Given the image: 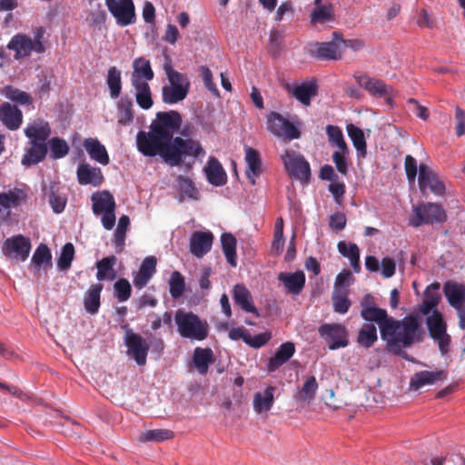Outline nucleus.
<instances>
[{"label":"nucleus","instance_id":"nucleus-35","mask_svg":"<svg viewBox=\"0 0 465 465\" xmlns=\"http://www.w3.org/2000/svg\"><path fill=\"white\" fill-rule=\"evenodd\" d=\"M214 361L213 351L211 348L196 347L194 349L193 361L200 374L205 375L210 364L213 363Z\"/></svg>","mask_w":465,"mask_h":465},{"label":"nucleus","instance_id":"nucleus-46","mask_svg":"<svg viewBox=\"0 0 465 465\" xmlns=\"http://www.w3.org/2000/svg\"><path fill=\"white\" fill-rule=\"evenodd\" d=\"M223 252L227 262L232 267L237 266L236 244L237 240L231 232H223L221 235Z\"/></svg>","mask_w":465,"mask_h":465},{"label":"nucleus","instance_id":"nucleus-20","mask_svg":"<svg viewBox=\"0 0 465 465\" xmlns=\"http://www.w3.org/2000/svg\"><path fill=\"white\" fill-rule=\"evenodd\" d=\"M0 122L8 130L15 131L23 123V113L16 104L5 102L0 104Z\"/></svg>","mask_w":465,"mask_h":465},{"label":"nucleus","instance_id":"nucleus-56","mask_svg":"<svg viewBox=\"0 0 465 465\" xmlns=\"http://www.w3.org/2000/svg\"><path fill=\"white\" fill-rule=\"evenodd\" d=\"M185 290L183 276L177 271L172 272L169 279V292L173 299L180 298Z\"/></svg>","mask_w":465,"mask_h":465},{"label":"nucleus","instance_id":"nucleus-57","mask_svg":"<svg viewBox=\"0 0 465 465\" xmlns=\"http://www.w3.org/2000/svg\"><path fill=\"white\" fill-rule=\"evenodd\" d=\"M74 257V247L73 243H65L61 251V254L57 260V266L61 271H67Z\"/></svg>","mask_w":465,"mask_h":465},{"label":"nucleus","instance_id":"nucleus-8","mask_svg":"<svg viewBox=\"0 0 465 465\" xmlns=\"http://www.w3.org/2000/svg\"><path fill=\"white\" fill-rule=\"evenodd\" d=\"M266 118L268 131L276 137L288 141L299 139L301 137L299 128L280 113L272 111Z\"/></svg>","mask_w":465,"mask_h":465},{"label":"nucleus","instance_id":"nucleus-59","mask_svg":"<svg viewBox=\"0 0 465 465\" xmlns=\"http://www.w3.org/2000/svg\"><path fill=\"white\" fill-rule=\"evenodd\" d=\"M173 437V432L165 429L150 430L146 431L143 436V441H157L161 442L165 440H170Z\"/></svg>","mask_w":465,"mask_h":465},{"label":"nucleus","instance_id":"nucleus-50","mask_svg":"<svg viewBox=\"0 0 465 465\" xmlns=\"http://www.w3.org/2000/svg\"><path fill=\"white\" fill-rule=\"evenodd\" d=\"M133 101L128 96H123L117 104L118 124L125 125L133 122Z\"/></svg>","mask_w":465,"mask_h":465},{"label":"nucleus","instance_id":"nucleus-5","mask_svg":"<svg viewBox=\"0 0 465 465\" xmlns=\"http://www.w3.org/2000/svg\"><path fill=\"white\" fill-rule=\"evenodd\" d=\"M45 34V29L43 26L35 28L33 39L25 34H17L11 38L7 44V48L15 51L14 57L15 60L27 57L32 52L43 54L45 51L43 44Z\"/></svg>","mask_w":465,"mask_h":465},{"label":"nucleus","instance_id":"nucleus-28","mask_svg":"<svg viewBox=\"0 0 465 465\" xmlns=\"http://www.w3.org/2000/svg\"><path fill=\"white\" fill-rule=\"evenodd\" d=\"M77 180L82 185L91 184L100 186L104 182V175L100 168L93 167L88 163H82L77 168Z\"/></svg>","mask_w":465,"mask_h":465},{"label":"nucleus","instance_id":"nucleus-53","mask_svg":"<svg viewBox=\"0 0 465 465\" xmlns=\"http://www.w3.org/2000/svg\"><path fill=\"white\" fill-rule=\"evenodd\" d=\"M129 224V217L127 215H122L119 219L114 238V244L117 252H121L124 250V241L126 237V230Z\"/></svg>","mask_w":465,"mask_h":465},{"label":"nucleus","instance_id":"nucleus-45","mask_svg":"<svg viewBox=\"0 0 465 465\" xmlns=\"http://www.w3.org/2000/svg\"><path fill=\"white\" fill-rule=\"evenodd\" d=\"M318 387L319 385L316 378L314 376H310L306 378L302 387L297 388V393L294 397L297 401L310 404L315 398Z\"/></svg>","mask_w":465,"mask_h":465},{"label":"nucleus","instance_id":"nucleus-34","mask_svg":"<svg viewBox=\"0 0 465 465\" xmlns=\"http://www.w3.org/2000/svg\"><path fill=\"white\" fill-rule=\"evenodd\" d=\"M27 199V193L21 188H14L6 193H0V213L2 209L16 208Z\"/></svg>","mask_w":465,"mask_h":465},{"label":"nucleus","instance_id":"nucleus-54","mask_svg":"<svg viewBox=\"0 0 465 465\" xmlns=\"http://www.w3.org/2000/svg\"><path fill=\"white\" fill-rule=\"evenodd\" d=\"M312 24H324L334 19V10L331 4H326L324 6L314 8L310 15Z\"/></svg>","mask_w":465,"mask_h":465},{"label":"nucleus","instance_id":"nucleus-52","mask_svg":"<svg viewBox=\"0 0 465 465\" xmlns=\"http://www.w3.org/2000/svg\"><path fill=\"white\" fill-rule=\"evenodd\" d=\"M326 134L331 144L337 146L342 153H349V148L344 140L342 131L339 126L331 124L327 125Z\"/></svg>","mask_w":465,"mask_h":465},{"label":"nucleus","instance_id":"nucleus-38","mask_svg":"<svg viewBox=\"0 0 465 465\" xmlns=\"http://www.w3.org/2000/svg\"><path fill=\"white\" fill-rule=\"evenodd\" d=\"M93 203V213L95 215H101L108 210L115 209V201L114 196L108 191L94 193L91 197Z\"/></svg>","mask_w":465,"mask_h":465},{"label":"nucleus","instance_id":"nucleus-39","mask_svg":"<svg viewBox=\"0 0 465 465\" xmlns=\"http://www.w3.org/2000/svg\"><path fill=\"white\" fill-rule=\"evenodd\" d=\"M134 71L131 75V83L134 80L147 82L153 79L154 74L152 70L150 61L144 57H138L133 63Z\"/></svg>","mask_w":465,"mask_h":465},{"label":"nucleus","instance_id":"nucleus-63","mask_svg":"<svg viewBox=\"0 0 465 465\" xmlns=\"http://www.w3.org/2000/svg\"><path fill=\"white\" fill-rule=\"evenodd\" d=\"M48 202L55 213H62L66 204V199L54 192L50 193Z\"/></svg>","mask_w":465,"mask_h":465},{"label":"nucleus","instance_id":"nucleus-55","mask_svg":"<svg viewBox=\"0 0 465 465\" xmlns=\"http://www.w3.org/2000/svg\"><path fill=\"white\" fill-rule=\"evenodd\" d=\"M333 311L340 314L346 313L351 307V301L348 298L347 290L334 291L332 297Z\"/></svg>","mask_w":465,"mask_h":465},{"label":"nucleus","instance_id":"nucleus-49","mask_svg":"<svg viewBox=\"0 0 465 465\" xmlns=\"http://www.w3.org/2000/svg\"><path fill=\"white\" fill-rule=\"evenodd\" d=\"M106 84L109 88L111 98H118L122 91V76L121 71L115 66H112L108 69Z\"/></svg>","mask_w":465,"mask_h":465},{"label":"nucleus","instance_id":"nucleus-47","mask_svg":"<svg viewBox=\"0 0 465 465\" xmlns=\"http://www.w3.org/2000/svg\"><path fill=\"white\" fill-rule=\"evenodd\" d=\"M2 94L8 100L19 105H30L33 104V97L30 94L13 85L5 86L2 90Z\"/></svg>","mask_w":465,"mask_h":465},{"label":"nucleus","instance_id":"nucleus-7","mask_svg":"<svg viewBox=\"0 0 465 465\" xmlns=\"http://www.w3.org/2000/svg\"><path fill=\"white\" fill-rule=\"evenodd\" d=\"M124 331V341L127 348V354L133 358L139 366L146 363L150 345L148 341L139 333L134 332L129 326H122Z\"/></svg>","mask_w":465,"mask_h":465},{"label":"nucleus","instance_id":"nucleus-1","mask_svg":"<svg viewBox=\"0 0 465 465\" xmlns=\"http://www.w3.org/2000/svg\"><path fill=\"white\" fill-rule=\"evenodd\" d=\"M182 123V116L177 111L156 113L149 132L140 131L137 134L138 151L144 156L157 155L160 149L174 138L173 135L181 129Z\"/></svg>","mask_w":465,"mask_h":465},{"label":"nucleus","instance_id":"nucleus-10","mask_svg":"<svg viewBox=\"0 0 465 465\" xmlns=\"http://www.w3.org/2000/svg\"><path fill=\"white\" fill-rule=\"evenodd\" d=\"M426 325L429 330L430 336L438 342L439 349L441 353L449 351L450 337L447 333V324L443 320L440 312L434 310L432 313L428 315Z\"/></svg>","mask_w":465,"mask_h":465},{"label":"nucleus","instance_id":"nucleus-29","mask_svg":"<svg viewBox=\"0 0 465 465\" xmlns=\"http://www.w3.org/2000/svg\"><path fill=\"white\" fill-rule=\"evenodd\" d=\"M232 298L236 305L246 312L259 316V312L253 304L251 292L243 284H236L232 290Z\"/></svg>","mask_w":465,"mask_h":465},{"label":"nucleus","instance_id":"nucleus-44","mask_svg":"<svg viewBox=\"0 0 465 465\" xmlns=\"http://www.w3.org/2000/svg\"><path fill=\"white\" fill-rule=\"evenodd\" d=\"M378 341L377 328L373 323H363L360 328L356 341L359 346L369 349Z\"/></svg>","mask_w":465,"mask_h":465},{"label":"nucleus","instance_id":"nucleus-13","mask_svg":"<svg viewBox=\"0 0 465 465\" xmlns=\"http://www.w3.org/2000/svg\"><path fill=\"white\" fill-rule=\"evenodd\" d=\"M31 251L30 240L22 235H15L7 238L2 246V252L10 259L25 262Z\"/></svg>","mask_w":465,"mask_h":465},{"label":"nucleus","instance_id":"nucleus-33","mask_svg":"<svg viewBox=\"0 0 465 465\" xmlns=\"http://www.w3.org/2000/svg\"><path fill=\"white\" fill-rule=\"evenodd\" d=\"M30 147L25 149L21 163L24 166L30 167L42 162L47 154V144L36 142H29Z\"/></svg>","mask_w":465,"mask_h":465},{"label":"nucleus","instance_id":"nucleus-19","mask_svg":"<svg viewBox=\"0 0 465 465\" xmlns=\"http://www.w3.org/2000/svg\"><path fill=\"white\" fill-rule=\"evenodd\" d=\"M308 52L320 60H339L341 57V45L333 41L310 44Z\"/></svg>","mask_w":465,"mask_h":465},{"label":"nucleus","instance_id":"nucleus-62","mask_svg":"<svg viewBox=\"0 0 465 465\" xmlns=\"http://www.w3.org/2000/svg\"><path fill=\"white\" fill-rule=\"evenodd\" d=\"M407 103L410 104L411 106V111L419 118L422 119V120H427L430 116V114H429V111H428V108L420 104V103L414 99V98H410L407 100Z\"/></svg>","mask_w":465,"mask_h":465},{"label":"nucleus","instance_id":"nucleus-37","mask_svg":"<svg viewBox=\"0 0 465 465\" xmlns=\"http://www.w3.org/2000/svg\"><path fill=\"white\" fill-rule=\"evenodd\" d=\"M84 147L91 159L97 163L107 165L110 162L109 155L105 147L94 138H87L84 142Z\"/></svg>","mask_w":465,"mask_h":465},{"label":"nucleus","instance_id":"nucleus-12","mask_svg":"<svg viewBox=\"0 0 465 465\" xmlns=\"http://www.w3.org/2000/svg\"><path fill=\"white\" fill-rule=\"evenodd\" d=\"M414 215L410 219V224L419 227L421 224H432L445 220V212L437 203H423L413 208Z\"/></svg>","mask_w":465,"mask_h":465},{"label":"nucleus","instance_id":"nucleus-15","mask_svg":"<svg viewBox=\"0 0 465 465\" xmlns=\"http://www.w3.org/2000/svg\"><path fill=\"white\" fill-rule=\"evenodd\" d=\"M354 79L361 88L376 98L384 97L393 91L392 87L386 84L382 80L371 77L367 74H355Z\"/></svg>","mask_w":465,"mask_h":465},{"label":"nucleus","instance_id":"nucleus-18","mask_svg":"<svg viewBox=\"0 0 465 465\" xmlns=\"http://www.w3.org/2000/svg\"><path fill=\"white\" fill-rule=\"evenodd\" d=\"M283 87L288 94L305 106L311 105L312 98L318 94V84L315 80L306 81L296 85L285 84Z\"/></svg>","mask_w":465,"mask_h":465},{"label":"nucleus","instance_id":"nucleus-9","mask_svg":"<svg viewBox=\"0 0 465 465\" xmlns=\"http://www.w3.org/2000/svg\"><path fill=\"white\" fill-rule=\"evenodd\" d=\"M318 333L331 351L349 345V331L341 323H323L319 327Z\"/></svg>","mask_w":465,"mask_h":465},{"label":"nucleus","instance_id":"nucleus-51","mask_svg":"<svg viewBox=\"0 0 465 465\" xmlns=\"http://www.w3.org/2000/svg\"><path fill=\"white\" fill-rule=\"evenodd\" d=\"M32 263L35 268H40L44 266L51 267L52 266V254L51 251L46 244L41 243L35 251L32 260Z\"/></svg>","mask_w":465,"mask_h":465},{"label":"nucleus","instance_id":"nucleus-61","mask_svg":"<svg viewBox=\"0 0 465 465\" xmlns=\"http://www.w3.org/2000/svg\"><path fill=\"white\" fill-rule=\"evenodd\" d=\"M404 167L410 183H414L417 175V162L411 155L405 157Z\"/></svg>","mask_w":465,"mask_h":465},{"label":"nucleus","instance_id":"nucleus-64","mask_svg":"<svg viewBox=\"0 0 465 465\" xmlns=\"http://www.w3.org/2000/svg\"><path fill=\"white\" fill-rule=\"evenodd\" d=\"M346 153H342L340 150L339 152H334L332 154V161L335 163L338 172L343 175H347L348 173V163L345 158Z\"/></svg>","mask_w":465,"mask_h":465},{"label":"nucleus","instance_id":"nucleus-14","mask_svg":"<svg viewBox=\"0 0 465 465\" xmlns=\"http://www.w3.org/2000/svg\"><path fill=\"white\" fill-rule=\"evenodd\" d=\"M106 6L120 26L135 22V8L133 0H105Z\"/></svg>","mask_w":465,"mask_h":465},{"label":"nucleus","instance_id":"nucleus-3","mask_svg":"<svg viewBox=\"0 0 465 465\" xmlns=\"http://www.w3.org/2000/svg\"><path fill=\"white\" fill-rule=\"evenodd\" d=\"M205 153L199 141L174 137L160 149L158 154L172 166L180 165L186 157L198 158Z\"/></svg>","mask_w":465,"mask_h":465},{"label":"nucleus","instance_id":"nucleus-31","mask_svg":"<svg viewBox=\"0 0 465 465\" xmlns=\"http://www.w3.org/2000/svg\"><path fill=\"white\" fill-rule=\"evenodd\" d=\"M447 378L445 371H421L416 372L411 379L410 386L411 389L419 390L425 385L434 384L438 381H443Z\"/></svg>","mask_w":465,"mask_h":465},{"label":"nucleus","instance_id":"nucleus-16","mask_svg":"<svg viewBox=\"0 0 465 465\" xmlns=\"http://www.w3.org/2000/svg\"><path fill=\"white\" fill-rule=\"evenodd\" d=\"M360 315L366 322L365 323H376L378 325L382 340L385 339L391 324L394 322L393 317L390 316L385 309L378 306L361 311Z\"/></svg>","mask_w":465,"mask_h":465},{"label":"nucleus","instance_id":"nucleus-24","mask_svg":"<svg viewBox=\"0 0 465 465\" xmlns=\"http://www.w3.org/2000/svg\"><path fill=\"white\" fill-rule=\"evenodd\" d=\"M157 260L154 256H148L142 262L138 272L134 275V285L137 289L144 288L156 272Z\"/></svg>","mask_w":465,"mask_h":465},{"label":"nucleus","instance_id":"nucleus-43","mask_svg":"<svg viewBox=\"0 0 465 465\" xmlns=\"http://www.w3.org/2000/svg\"><path fill=\"white\" fill-rule=\"evenodd\" d=\"M132 85L135 89V100L137 104L143 110L150 109L153 106V101L149 84L147 82L134 80Z\"/></svg>","mask_w":465,"mask_h":465},{"label":"nucleus","instance_id":"nucleus-27","mask_svg":"<svg viewBox=\"0 0 465 465\" xmlns=\"http://www.w3.org/2000/svg\"><path fill=\"white\" fill-rule=\"evenodd\" d=\"M295 353V346L292 341H286L280 345L274 355L271 357L267 363V371L274 372L283 364H285Z\"/></svg>","mask_w":465,"mask_h":465},{"label":"nucleus","instance_id":"nucleus-60","mask_svg":"<svg viewBox=\"0 0 465 465\" xmlns=\"http://www.w3.org/2000/svg\"><path fill=\"white\" fill-rule=\"evenodd\" d=\"M50 149L52 157L54 159L63 158L69 152L67 143L61 138L54 137L50 140Z\"/></svg>","mask_w":465,"mask_h":465},{"label":"nucleus","instance_id":"nucleus-23","mask_svg":"<svg viewBox=\"0 0 465 465\" xmlns=\"http://www.w3.org/2000/svg\"><path fill=\"white\" fill-rule=\"evenodd\" d=\"M213 234L209 232L196 231L190 238V252L196 257H203L212 248Z\"/></svg>","mask_w":465,"mask_h":465},{"label":"nucleus","instance_id":"nucleus-58","mask_svg":"<svg viewBox=\"0 0 465 465\" xmlns=\"http://www.w3.org/2000/svg\"><path fill=\"white\" fill-rule=\"evenodd\" d=\"M114 296L119 302H125L131 297L132 287L125 278H121L114 284Z\"/></svg>","mask_w":465,"mask_h":465},{"label":"nucleus","instance_id":"nucleus-30","mask_svg":"<svg viewBox=\"0 0 465 465\" xmlns=\"http://www.w3.org/2000/svg\"><path fill=\"white\" fill-rule=\"evenodd\" d=\"M278 280L282 282L287 292L297 295L299 294L305 285V274L302 271L298 270L295 272H280Z\"/></svg>","mask_w":465,"mask_h":465},{"label":"nucleus","instance_id":"nucleus-41","mask_svg":"<svg viewBox=\"0 0 465 465\" xmlns=\"http://www.w3.org/2000/svg\"><path fill=\"white\" fill-rule=\"evenodd\" d=\"M274 386H268L263 392H256L253 398V410L257 413H262L272 409L274 402Z\"/></svg>","mask_w":465,"mask_h":465},{"label":"nucleus","instance_id":"nucleus-21","mask_svg":"<svg viewBox=\"0 0 465 465\" xmlns=\"http://www.w3.org/2000/svg\"><path fill=\"white\" fill-rule=\"evenodd\" d=\"M29 142L46 143V141L52 134L49 123L42 118H36L32 121L24 130Z\"/></svg>","mask_w":465,"mask_h":465},{"label":"nucleus","instance_id":"nucleus-32","mask_svg":"<svg viewBox=\"0 0 465 465\" xmlns=\"http://www.w3.org/2000/svg\"><path fill=\"white\" fill-rule=\"evenodd\" d=\"M207 181L214 186H223L227 182V174L215 157H210L204 167Z\"/></svg>","mask_w":465,"mask_h":465},{"label":"nucleus","instance_id":"nucleus-11","mask_svg":"<svg viewBox=\"0 0 465 465\" xmlns=\"http://www.w3.org/2000/svg\"><path fill=\"white\" fill-rule=\"evenodd\" d=\"M281 158L286 171L292 177L301 182L309 181L311 177L310 164L302 154L292 150H286Z\"/></svg>","mask_w":465,"mask_h":465},{"label":"nucleus","instance_id":"nucleus-22","mask_svg":"<svg viewBox=\"0 0 465 465\" xmlns=\"http://www.w3.org/2000/svg\"><path fill=\"white\" fill-rule=\"evenodd\" d=\"M244 160L247 164L246 177L252 185L256 184V178L262 173V163L260 153L250 146L244 147Z\"/></svg>","mask_w":465,"mask_h":465},{"label":"nucleus","instance_id":"nucleus-17","mask_svg":"<svg viewBox=\"0 0 465 465\" xmlns=\"http://www.w3.org/2000/svg\"><path fill=\"white\" fill-rule=\"evenodd\" d=\"M419 187L421 192L430 189L431 193L437 195H442L445 192V185L439 179L437 174L426 164L419 165Z\"/></svg>","mask_w":465,"mask_h":465},{"label":"nucleus","instance_id":"nucleus-42","mask_svg":"<svg viewBox=\"0 0 465 465\" xmlns=\"http://www.w3.org/2000/svg\"><path fill=\"white\" fill-rule=\"evenodd\" d=\"M117 258L114 255L104 257L96 262V279L98 281H114L116 277V272L114 269L116 264Z\"/></svg>","mask_w":465,"mask_h":465},{"label":"nucleus","instance_id":"nucleus-36","mask_svg":"<svg viewBox=\"0 0 465 465\" xmlns=\"http://www.w3.org/2000/svg\"><path fill=\"white\" fill-rule=\"evenodd\" d=\"M104 289V284L94 283L92 284L84 296V305L85 311L90 314L98 312L101 305V292Z\"/></svg>","mask_w":465,"mask_h":465},{"label":"nucleus","instance_id":"nucleus-26","mask_svg":"<svg viewBox=\"0 0 465 465\" xmlns=\"http://www.w3.org/2000/svg\"><path fill=\"white\" fill-rule=\"evenodd\" d=\"M440 284L438 282H432L426 287L423 299L419 306V312L423 315H429L434 310L440 302L441 295L439 292Z\"/></svg>","mask_w":465,"mask_h":465},{"label":"nucleus","instance_id":"nucleus-2","mask_svg":"<svg viewBox=\"0 0 465 465\" xmlns=\"http://www.w3.org/2000/svg\"><path fill=\"white\" fill-rule=\"evenodd\" d=\"M390 329L383 341L387 349L395 355L408 359V354L402 348H409L414 343L423 341L424 331L420 319L415 315H408L402 320L393 318Z\"/></svg>","mask_w":465,"mask_h":465},{"label":"nucleus","instance_id":"nucleus-48","mask_svg":"<svg viewBox=\"0 0 465 465\" xmlns=\"http://www.w3.org/2000/svg\"><path fill=\"white\" fill-rule=\"evenodd\" d=\"M347 132L353 146L360 153L361 156L364 158L367 154V144L363 131L351 124L347 125Z\"/></svg>","mask_w":465,"mask_h":465},{"label":"nucleus","instance_id":"nucleus-6","mask_svg":"<svg viewBox=\"0 0 465 465\" xmlns=\"http://www.w3.org/2000/svg\"><path fill=\"white\" fill-rule=\"evenodd\" d=\"M164 70L170 83L162 88L163 102L166 104H177L187 96L190 88L188 77L173 69L171 65H165Z\"/></svg>","mask_w":465,"mask_h":465},{"label":"nucleus","instance_id":"nucleus-25","mask_svg":"<svg viewBox=\"0 0 465 465\" xmlns=\"http://www.w3.org/2000/svg\"><path fill=\"white\" fill-rule=\"evenodd\" d=\"M443 292L449 304L455 310L465 305V284L448 281L443 285Z\"/></svg>","mask_w":465,"mask_h":465},{"label":"nucleus","instance_id":"nucleus-4","mask_svg":"<svg viewBox=\"0 0 465 465\" xmlns=\"http://www.w3.org/2000/svg\"><path fill=\"white\" fill-rule=\"evenodd\" d=\"M177 331L183 338L203 341L209 335V324L192 312L178 310L174 315Z\"/></svg>","mask_w":465,"mask_h":465},{"label":"nucleus","instance_id":"nucleus-40","mask_svg":"<svg viewBox=\"0 0 465 465\" xmlns=\"http://www.w3.org/2000/svg\"><path fill=\"white\" fill-rule=\"evenodd\" d=\"M174 187L179 193V202H183L185 199H199V193L193 182L186 176L178 175Z\"/></svg>","mask_w":465,"mask_h":465}]
</instances>
